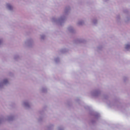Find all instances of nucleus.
Instances as JSON below:
<instances>
[{
    "label": "nucleus",
    "mask_w": 130,
    "mask_h": 130,
    "mask_svg": "<svg viewBox=\"0 0 130 130\" xmlns=\"http://www.w3.org/2000/svg\"><path fill=\"white\" fill-rule=\"evenodd\" d=\"M7 81H8V80H6L5 82H7Z\"/></svg>",
    "instance_id": "nucleus-3"
},
{
    "label": "nucleus",
    "mask_w": 130,
    "mask_h": 130,
    "mask_svg": "<svg viewBox=\"0 0 130 130\" xmlns=\"http://www.w3.org/2000/svg\"><path fill=\"white\" fill-rule=\"evenodd\" d=\"M125 48H126V49H128V48H130V46H129V45H126Z\"/></svg>",
    "instance_id": "nucleus-2"
},
{
    "label": "nucleus",
    "mask_w": 130,
    "mask_h": 130,
    "mask_svg": "<svg viewBox=\"0 0 130 130\" xmlns=\"http://www.w3.org/2000/svg\"><path fill=\"white\" fill-rule=\"evenodd\" d=\"M8 8L9 9V10L12 9V6L11 5H8Z\"/></svg>",
    "instance_id": "nucleus-1"
}]
</instances>
